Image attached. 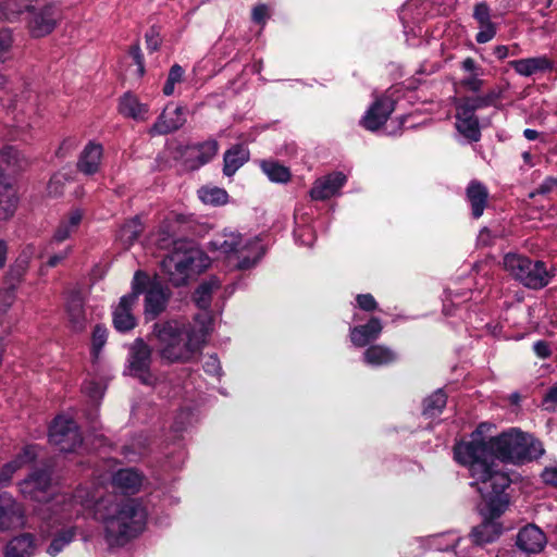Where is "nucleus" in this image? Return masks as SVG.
<instances>
[{"label":"nucleus","instance_id":"nucleus-1","mask_svg":"<svg viewBox=\"0 0 557 557\" xmlns=\"http://www.w3.org/2000/svg\"><path fill=\"white\" fill-rule=\"evenodd\" d=\"M493 428V424L481 423L469 442L455 445L454 455L459 463L469 467L470 475L475 480L472 485L478 486L482 498L497 516L503 515L509 505L505 491L511 480L496 459L522 463L540 458L545 450L540 441L517 429L490 436Z\"/></svg>","mask_w":557,"mask_h":557},{"label":"nucleus","instance_id":"nucleus-2","mask_svg":"<svg viewBox=\"0 0 557 557\" xmlns=\"http://www.w3.org/2000/svg\"><path fill=\"white\" fill-rule=\"evenodd\" d=\"M211 324L208 312L198 314L194 325L177 321L154 323L149 339L164 362L187 363L202 349Z\"/></svg>","mask_w":557,"mask_h":557},{"label":"nucleus","instance_id":"nucleus-3","mask_svg":"<svg viewBox=\"0 0 557 557\" xmlns=\"http://www.w3.org/2000/svg\"><path fill=\"white\" fill-rule=\"evenodd\" d=\"M20 491L25 498L37 503L54 499L55 513L67 520L91 511L95 498L86 488H78L73 496L55 495L51 476L46 471H36L20 483Z\"/></svg>","mask_w":557,"mask_h":557},{"label":"nucleus","instance_id":"nucleus-4","mask_svg":"<svg viewBox=\"0 0 557 557\" xmlns=\"http://www.w3.org/2000/svg\"><path fill=\"white\" fill-rule=\"evenodd\" d=\"M146 521V509L135 499H127L112 505L103 523L108 539L123 544L140 534Z\"/></svg>","mask_w":557,"mask_h":557},{"label":"nucleus","instance_id":"nucleus-5","mask_svg":"<svg viewBox=\"0 0 557 557\" xmlns=\"http://www.w3.org/2000/svg\"><path fill=\"white\" fill-rule=\"evenodd\" d=\"M209 245L238 270L255 267L264 255V248L257 237L244 238L239 233L228 228L215 235Z\"/></svg>","mask_w":557,"mask_h":557},{"label":"nucleus","instance_id":"nucleus-6","mask_svg":"<svg viewBox=\"0 0 557 557\" xmlns=\"http://www.w3.org/2000/svg\"><path fill=\"white\" fill-rule=\"evenodd\" d=\"M209 265V259L196 248H176L162 261V271L174 286L186 284L193 274H198Z\"/></svg>","mask_w":557,"mask_h":557},{"label":"nucleus","instance_id":"nucleus-7","mask_svg":"<svg viewBox=\"0 0 557 557\" xmlns=\"http://www.w3.org/2000/svg\"><path fill=\"white\" fill-rule=\"evenodd\" d=\"M147 281L146 274L138 271L134 275L133 290L123 296L113 310V324L120 332H127L135 327L136 318L133 314L134 307L137 305L138 297L143 293Z\"/></svg>","mask_w":557,"mask_h":557},{"label":"nucleus","instance_id":"nucleus-8","mask_svg":"<svg viewBox=\"0 0 557 557\" xmlns=\"http://www.w3.org/2000/svg\"><path fill=\"white\" fill-rule=\"evenodd\" d=\"M151 362V347L143 338L135 339L129 347L128 370L131 374L138 377L144 384L153 385L156 377L150 372Z\"/></svg>","mask_w":557,"mask_h":557},{"label":"nucleus","instance_id":"nucleus-9","mask_svg":"<svg viewBox=\"0 0 557 557\" xmlns=\"http://www.w3.org/2000/svg\"><path fill=\"white\" fill-rule=\"evenodd\" d=\"M49 440L61 451H73L82 444L77 424L71 418L64 416L54 419L50 428Z\"/></svg>","mask_w":557,"mask_h":557},{"label":"nucleus","instance_id":"nucleus-10","mask_svg":"<svg viewBox=\"0 0 557 557\" xmlns=\"http://www.w3.org/2000/svg\"><path fill=\"white\" fill-rule=\"evenodd\" d=\"M30 12L28 28L32 36L37 38L49 35L62 17L60 8L53 3L32 9Z\"/></svg>","mask_w":557,"mask_h":557},{"label":"nucleus","instance_id":"nucleus-11","mask_svg":"<svg viewBox=\"0 0 557 557\" xmlns=\"http://www.w3.org/2000/svg\"><path fill=\"white\" fill-rule=\"evenodd\" d=\"M185 113V107L177 106L172 108L171 104H168L150 127L149 134L152 136L165 135L177 131L186 123Z\"/></svg>","mask_w":557,"mask_h":557},{"label":"nucleus","instance_id":"nucleus-12","mask_svg":"<svg viewBox=\"0 0 557 557\" xmlns=\"http://www.w3.org/2000/svg\"><path fill=\"white\" fill-rule=\"evenodd\" d=\"M24 525L22 506L8 493L0 494V531L17 529Z\"/></svg>","mask_w":557,"mask_h":557},{"label":"nucleus","instance_id":"nucleus-13","mask_svg":"<svg viewBox=\"0 0 557 557\" xmlns=\"http://www.w3.org/2000/svg\"><path fill=\"white\" fill-rule=\"evenodd\" d=\"M517 546L528 554H539L546 546L545 533L535 524H528L517 535Z\"/></svg>","mask_w":557,"mask_h":557},{"label":"nucleus","instance_id":"nucleus-14","mask_svg":"<svg viewBox=\"0 0 557 557\" xmlns=\"http://www.w3.org/2000/svg\"><path fill=\"white\" fill-rule=\"evenodd\" d=\"M394 111V102L389 98H379L367 111L361 124L369 131L379 129Z\"/></svg>","mask_w":557,"mask_h":557},{"label":"nucleus","instance_id":"nucleus-15","mask_svg":"<svg viewBox=\"0 0 557 557\" xmlns=\"http://www.w3.org/2000/svg\"><path fill=\"white\" fill-rule=\"evenodd\" d=\"M346 182L342 172H335L318 178L310 190L313 200H325L335 196Z\"/></svg>","mask_w":557,"mask_h":557},{"label":"nucleus","instance_id":"nucleus-16","mask_svg":"<svg viewBox=\"0 0 557 557\" xmlns=\"http://www.w3.org/2000/svg\"><path fill=\"white\" fill-rule=\"evenodd\" d=\"M484 502L488 510V518L473 528L471 532L472 542L478 545L491 543L502 534V525L495 521L500 515L494 516L488 503L485 499Z\"/></svg>","mask_w":557,"mask_h":557},{"label":"nucleus","instance_id":"nucleus-17","mask_svg":"<svg viewBox=\"0 0 557 557\" xmlns=\"http://www.w3.org/2000/svg\"><path fill=\"white\" fill-rule=\"evenodd\" d=\"M103 157V148L100 144L88 143L77 161V169L86 175H92L100 169Z\"/></svg>","mask_w":557,"mask_h":557},{"label":"nucleus","instance_id":"nucleus-18","mask_svg":"<svg viewBox=\"0 0 557 557\" xmlns=\"http://www.w3.org/2000/svg\"><path fill=\"white\" fill-rule=\"evenodd\" d=\"M383 330L382 322L379 318L372 317L368 323L355 326L350 330L351 343L357 347H364L370 342L379 338Z\"/></svg>","mask_w":557,"mask_h":557},{"label":"nucleus","instance_id":"nucleus-19","mask_svg":"<svg viewBox=\"0 0 557 557\" xmlns=\"http://www.w3.org/2000/svg\"><path fill=\"white\" fill-rule=\"evenodd\" d=\"M552 276L553 275L546 270L544 262L531 260L520 283L528 288L541 289L549 284Z\"/></svg>","mask_w":557,"mask_h":557},{"label":"nucleus","instance_id":"nucleus-20","mask_svg":"<svg viewBox=\"0 0 557 557\" xmlns=\"http://www.w3.org/2000/svg\"><path fill=\"white\" fill-rule=\"evenodd\" d=\"M170 297L168 289L154 284L146 294L145 314L149 319H156L166 308Z\"/></svg>","mask_w":557,"mask_h":557},{"label":"nucleus","instance_id":"nucleus-21","mask_svg":"<svg viewBox=\"0 0 557 557\" xmlns=\"http://www.w3.org/2000/svg\"><path fill=\"white\" fill-rule=\"evenodd\" d=\"M509 65L521 76H531L537 72H544L552 66V62L544 55L513 60Z\"/></svg>","mask_w":557,"mask_h":557},{"label":"nucleus","instance_id":"nucleus-22","mask_svg":"<svg viewBox=\"0 0 557 557\" xmlns=\"http://www.w3.org/2000/svg\"><path fill=\"white\" fill-rule=\"evenodd\" d=\"M83 212L79 209H73L69 212L66 216H64L52 237V240L55 243H62L71 237L74 234L82 222Z\"/></svg>","mask_w":557,"mask_h":557},{"label":"nucleus","instance_id":"nucleus-23","mask_svg":"<svg viewBox=\"0 0 557 557\" xmlns=\"http://www.w3.org/2000/svg\"><path fill=\"white\" fill-rule=\"evenodd\" d=\"M456 120V127L461 135L471 141L480 140L481 131L475 114L457 109Z\"/></svg>","mask_w":557,"mask_h":557},{"label":"nucleus","instance_id":"nucleus-24","mask_svg":"<svg viewBox=\"0 0 557 557\" xmlns=\"http://www.w3.org/2000/svg\"><path fill=\"white\" fill-rule=\"evenodd\" d=\"M467 198L471 205L472 215L475 219L480 218L487 203V188L483 184L473 181L467 187Z\"/></svg>","mask_w":557,"mask_h":557},{"label":"nucleus","instance_id":"nucleus-25","mask_svg":"<svg viewBox=\"0 0 557 557\" xmlns=\"http://www.w3.org/2000/svg\"><path fill=\"white\" fill-rule=\"evenodd\" d=\"M121 114L137 121H146L148 119V106L141 103L135 96L125 94L119 104Z\"/></svg>","mask_w":557,"mask_h":557},{"label":"nucleus","instance_id":"nucleus-26","mask_svg":"<svg viewBox=\"0 0 557 557\" xmlns=\"http://www.w3.org/2000/svg\"><path fill=\"white\" fill-rule=\"evenodd\" d=\"M66 310L73 330H84L87 324V318L84 310V301L79 294L75 293L69 297Z\"/></svg>","mask_w":557,"mask_h":557},{"label":"nucleus","instance_id":"nucleus-27","mask_svg":"<svg viewBox=\"0 0 557 557\" xmlns=\"http://www.w3.org/2000/svg\"><path fill=\"white\" fill-rule=\"evenodd\" d=\"M33 251L30 249H25L15 260V262L10 267L5 274V283L11 284L13 286H18L23 281L25 274L28 271L29 263L32 260Z\"/></svg>","mask_w":557,"mask_h":557},{"label":"nucleus","instance_id":"nucleus-28","mask_svg":"<svg viewBox=\"0 0 557 557\" xmlns=\"http://www.w3.org/2000/svg\"><path fill=\"white\" fill-rule=\"evenodd\" d=\"M112 482L125 493H135L143 483V476L134 469H121L113 475Z\"/></svg>","mask_w":557,"mask_h":557},{"label":"nucleus","instance_id":"nucleus-29","mask_svg":"<svg viewBox=\"0 0 557 557\" xmlns=\"http://www.w3.org/2000/svg\"><path fill=\"white\" fill-rule=\"evenodd\" d=\"M364 361L374 367L385 366L396 360L397 356L389 347L372 345L363 354Z\"/></svg>","mask_w":557,"mask_h":557},{"label":"nucleus","instance_id":"nucleus-30","mask_svg":"<svg viewBox=\"0 0 557 557\" xmlns=\"http://www.w3.org/2000/svg\"><path fill=\"white\" fill-rule=\"evenodd\" d=\"M35 544L33 536L23 534L11 540L5 548V557H30L34 554Z\"/></svg>","mask_w":557,"mask_h":557},{"label":"nucleus","instance_id":"nucleus-31","mask_svg":"<svg viewBox=\"0 0 557 557\" xmlns=\"http://www.w3.org/2000/svg\"><path fill=\"white\" fill-rule=\"evenodd\" d=\"M249 158V152L243 146H234L224 153L223 172L232 176Z\"/></svg>","mask_w":557,"mask_h":557},{"label":"nucleus","instance_id":"nucleus-32","mask_svg":"<svg viewBox=\"0 0 557 557\" xmlns=\"http://www.w3.org/2000/svg\"><path fill=\"white\" fill-rule=\"evenodd\" d=\"M260 168L268 178L274 183H287L292 177L287 166L272 159L261 161Z\"/></svg>","mask_w":557,"mask_h":557},{"label":"nucleus","instance_id":"nucleus-33","mask_svg":"<svg viewBox=\"0 0 557 557\" xmlns=\"http://www.w3.org/2000/svg\"><path fill=\"white\" fill-rule=\"evenodd\" d=\"M531 260L528 257L517 255V253H507L504 257V268L507 272L510 273L516 280L519 282L524 274V271L528 270L529 262Z\"/></svg>","mask_w":557,"mask_h":557},{"label":"nucleus","instance_id":"nucleus-34","mask_svg":"<svg viewBox=\"0 0 557 557\" xmlns=\"http://www.w3.org/2000/svg\"><path fill=\"white\" fill-rule=\"evenodd\" d=\"M220 287V282L212 277L201 283L194 294V300L200 309H208L211 304L212 293Z\"/></svg>","mask_w":557,"mask_h":557},{"label":"nucleus","instance_id":"nucleus-35","mask_svg":"<svg viewBox=\"0 0 557 557\" xmlns=\"http://www.w3.org/2000/svg\"><path fill=\"white\" fill-rule=\"evenodd\" d=\"M16 206L15 195L12 188L0 184V220L10 218Z\"/></svg>","mask_w":557,"mask_h":557},{"label":"nucleus","instance_id":"nucleus-36","mask_svg":"<svg viewBox=\"0 0 557 557\" xmlns=\"http://www.w3.org/2000/svg\"><path fill=\"white\" fill-rule=\"evenodd\" d=\"M447 403V396L442 389L434 392L424 400L423 414L426 417H435L442 412Z\"/></svg>","mask_w":557,"mask_h":557},{"label":"nucleus","instance_id":"nucleus-37","mask_svg":"<svg viewBox=\"0 0 557 557\" xmlns=\"http://www.w3.org/2000/svg\"><path fill=\"white\" fill-rule=\"evenodd\" d=\"M143 225L139 219L135 218L128 222H126L119 232L120 240L126 245L131 246L141 234Z\"/></svg>","mask_w":557,"mask_h":557},{"label":"nucleus","instance_id":"nucleus-38","mask_svg":"<svg viewBox=\"0 0 557 557\" xmlns=\"http://www.w3.org/2000/svg\"><path fill=\"white\" fill-rule=\"evenodd\" d=\"M198 196L207 205H224L227 202V193L218 187H203L198 190Z\"/></svg>","mask_w":557,"mask_h":557},{"label":"nucleus","instance_id":"nucleus-39","mask_svg":"<svg viewBox=\"0 0 557 557\" xmlns=\"http://www.w3.org/2000/svg\"><path fill=\"white\" fill-rule=\"evenodd\" d=\"M195 149L197 151V164L193 165V168H198L208 163L218 153L219 144L216 140L210 139L199 144L197 147H195Z\"/></svg>","mask_w":557,"mask_h":557},{"label":"nucleus","instance_id":"nucleus-40","mask_svg":"<svg viewBox=\"0 0 557 557\" xmlns=\"http://www.w3.org/2000/svg\"><path fill=\"white\" fill-rule=\"evenodd\" d=\"M75 536L74 528H69L59 532L52 540L48 547V553L51 556L59 554L66 545H69Z\"/></svg>","mask_w":557,"mask_h":557},{"label":"nucleus","instance_id":"nucleus-41","mask_svg":"<svg viewBox=\"0 0 557 557\" xmlns=\"http://www.w3.org/2000/svg\"><path fill=\"white\" fill-rule=\"evenodd\" d=\"M30 1L32 0H4L5 20L13 21L25 10H30Z\"/></svg>","mask_w":557,"mask_h":557},{"label":"nucleus","instance_id":"nucleus-42","mask_svg":"<svg viewBox=\"0 0 557 557\" xmlns=\"http://www.w3.org/2000/svg\"><path fill=\"white\" fill-rule=\"evenodd\" d=\"M5 162L14 169L24 170L29 165V160L13 147H8L4 152Z\"/></svg>","mask_w":557,"mask_h":557},{"label":"nucleus","instance_id":"nucleus-43","mask_svg":"<svg viewBox=\"0 0 557 557\" xmlns=\"http://www.w3.org/2000/svg\"><path fill=\"white\" fill-rule=\"evenodd\" d=\"M493 102V96L476 97L465 99L457 106V109L474 114L478 109L486 107Z\"/></svg>","mask_w":557,"mask_h":557},{"label":"nucleus","instance_id":"nucleus-44","mask_svg":"<svg viewBox=\"0 0 557 557\" xmlns=\"http://www.w3.org/2000/svg\"><path fill=\"white\" fill-rule=\"evenodd\" d=\"M12 45V33L7 28L0 29V62H4L9 58Z\"/></svg>","mask_w":557,"mask_h":557},{"label":"nucleus","instance_id":"nucleus-45","mask_svg":"<svg viewBox=\"0 0 557 557\" xmlns=\"http://www.w3.org/2000/svg\"><path fill=\"white\" fill-rule=\"evenodd\" d=\"M16 286L8 284L7 287L0 289V311L5 313L15 300Z\"/></svg>","mask_w":557,"mask_h":557},{"label":"nucleus","instance_id":"nucleus-46","mask_svg":"<svg viewBox=\"0 0 557 557\" xmlns=\"http://www.w3.org/2000/svg\"><path fill=\"white\" fill-rule=\"evenodd\" d=\"M496 35V27L493 22L480 25V30L475 36L479 44H485L492 40Z\"/></svg>","mask_w":557,"mask_h":557},{"label":"nucleus","instance_id":"nucleus-47","mask_svg":"<svg viewBox=\"0 0 557 557\" xmlns=\"http://www.w3.org/2000/svg\"><path fill=\"white\" fill-rule=\"evenodd\" d=\"M107 342V330L97 325L92 333V350L97 356Z\"/></svg>","mask_w":557,"mask_h":557},{"label":"nucleus","instance_id":"nucleus-48","mask_svg":"<svg viewBox=\"0 0 557 557\" xmlns=\"http://www.w3.org/2000/svg\"><path fill=\"white\" fill-rule=\"evenodd\" d=\"M84 393L94 401H98L104 393V387L96 382H86L84 384Z\"/></svg>","mask_w":557,"mask_h":557},{"label":"nucleus","instance_id":"nucleus-49","mask_svg":"<svg viewBox=\"0 0 557 557\" xmlns=\"http://www.w3.org/2000/svg\"><path fill=\"white\" fill-rule=\"evenodd\" d=\"M358 307L367 312L377 309V302L371 294H360L356 298Z\"/></svg>","mask_w":557,"mask_h":557},{"label":"nucleus","instance_id":"nucleus-50","mask_svg":"<svg viewBox=\"0 0 557 557\" xmlns=\"http://www.w3.org/2000/svg\"><path fill=\"white\" fill-rule=\"evenodd\" d=\"M473 16L478 21L479 25L492 22L490 8L485 2L478 3L474 7Z\"/></svg>","mask_w":557,"mask_h":557},{"label":"nucleus","instance_id":"nucleus-51","mask_svg":"<svg viewBox=\"0 0 557 557\" xmlns=\"http://www.w3.org/2000/svg\"><path fill=\"white\" fill-rule=\"evenodd\" d=\"M129 54L134 59L137 65V72L139 76H143L145 73V64H144V55L141 53L140 47L138 45H133L129 48Z\"/></svg>","mask_w":557,"mask_h":557},{"label":"nucleus","instance_id":"nucleus-52","mask_svg":"<svg viewBox=\"0 0 557 557\" xmlns=\"http://www.w3.org/2000/svg\"><path fill=\"white\" fill-rule=\"evenodd\" d=\"M543 405L545 409L554 411L557 409V384L552 386L546 393Z\"/></svg>","mask_w":557,"mask_h":557},{"label":"nucleus","instance_id":"nucleus-53","mask_svg":"<svg viewBox=\"0 0 557 557\" xmlns=\"http://www.w3.org/2000/svg\"><path fill=\"white\" fill-rule=\"evenodd\" d=\"M482 74H483V72H476L475 74L463 79L462 85L471 91H475V92L479 91L483 85V81L480 79V77H479Z\"/></svg>","mask_w":557,"mask_h":557},{"label":"nucleus","instance_id":"nucleus-54","mask_svg":"<svg viewBox=\"0 0 557 557\" xmlns=\"http://www.w3.org/2000/svg\"><path fill=\"white\" fill-rule=\"evenodd\" d=\"M146 44H147V49L150 50L151 52H154L156 50L159 49L161 40L159 37V33L157 32L156 28L152 27L146 34Z\"/></svg>","mask_w":557,"mask_h":557},{"label":"nucleus","instance_id":"nucleus-55","mask_svg":"<svg viewBox=\"0 0 557 557\" xmlns=\"http://www.w3.org/2000/svg\"><path fill=\"white\" fill-rule=\"evenodd\" d=\"M541 478L545 484L557 487V467H546Z\"/></svg>","mask_w":557,"mask_h":557},{"label":"nucleus","instance_id":"nucleus-56","mask_svg":"<svg viewBox=\"0 0 557 557\" xmlns=\"http://www.w3.org/2000/svg\"><path fill=\"white\" fill-rule=\"evenodd\" d=\"M203 368L206 372L213 375H219L221 371L220 361L216 356H209L205 361Z\"/></svg>","mask_w":557,"mask_h":557},{"label":"nucleus","instance_id":"nucleus-57","mask_svg":"<svg viewBox=\"0 0 557 557\" xmlns=\"http://www.w3.org/2000/svg\"><path fill=\"white\" fill-rule=\"evenodd\" d=\"M533 350L537 357L546 359L550 356L552 351L549 345L544 341H539L533 345Z\"/></svg>","mask_w":557,"mask_h":557},{"label":"nucleus","instance_id":"nucleus-58","mask_svg":"<svg viewBox=\"0 0 557 557\" xmlns=\"http://www.w3.org/2000/svg\"><path fill=\"white\" fill-rule=\"evenodd\" d=\"M267 17H268V7L265 4H260L252 9V20L256 23H264Z\"/></svg>","mask_w":557,"mask_h":557},{"label":"nucleus","instance_id":"nucleus-59","mask_svg":"<svg viewBox=\"0 0 557 557\" xmlns=\"http://www.w3.org/2000/svg\"><path fill=\"white\" fill-rule=\"evenodd\" d=\"M70 253H71V248L67 247L63 251H61L60 253L51 256L47 263H48L49 267H52V268L57 267L60 262L65 260L69 257Z\"/></svg>","mask_w":557,"mask_h":557},{"label":"nucleus","instance_id":"nucleus-60","mask_svg":"<svg viewBox=\"0 0 557 557\" xmlns=\"http://www.w3.org/2000/svg\"><path fill=\"white\" fill-rule=\"evenodd\" d=\"M557 185V180L555 178H547L535 190L539 195H544L553 190V188Z\"/></svg>","mask_w":557,"mask_h":557},{"label":"nucleus","instance_id":"nucleus-61","mask_svg":"<svg viewBox=\"0 0 557 557\" xmlns=\"http://www.w3.org/2000/svg\"><path fill=\"white\" fill-rule=\"evenodd\" d=\"M184 70L182 69V66H180L178 64H174L169 72L168 81L176 84L181 82Z\"/></svg>","mask_w":557,"mask_h":557},{"label":"nucleus","instance_id":"nucleus-62","mask_svg":"<svg viewBox=\"0 0 557 557\" xmlns=\"http://www.w3.org/2000/svg\"><path fill=\"white\" fill-rule=\"evenodd\" d=\"M462 69L471 73V75L475 74L476 72H483V70L480 66H478V64L472 58H467L463 60Z\"/></svg>","mask_w":557,"mask_h":557},{"label":"nucleus","instance_id":"nucleus-63","mask_svg":"<svg viewBox=\"0 0 557 557\" xmlns=\"http://www.w3.org/2000/svg\"><path fill=\"white\" fill-rule=\"evenodd\" d=\"M8 253H9V244L0 239V270L4 268L7 260H8Z\"/></svg>","mask_w":557,"mask_h":557},{"label":"nucleus","instance_id":"nucleus-64","mask_svg":"<svg viewBox=\"0 0 557 557\" xmlns=\"http://www.w3.org/2000/svg\"><path fill=\"white\" fill-rule=\"evenodd\" d=\"M49 193L50 194H53V195H59L62 193L61 190V180L60 177L58 176H54L50 180V183H49Z\"/></svg>","mask_w":557,"mask_h":557}]
</instances>
